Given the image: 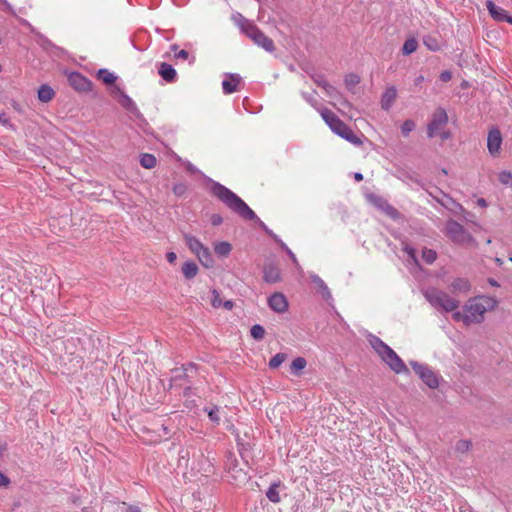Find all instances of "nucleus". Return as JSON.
Masks as SVG:
<instances>
[{"label":"nucleus","mask_w":512,"mask_h":512,"mask_svg":"<svg viewBox=\"0 0 512 512\" xmlns=\"http://www.w3.org/2000/svg\"><path fill=\"white\" fill-rule=\"evenodd\" d=\"M496 306L497 300L494 297H472L465 303L461 311L453 313L452 318L465 325L478 324L484 320L485 313L495 309Z\"/></svg>","instance_id":"nucleus-1"},{"label":"nucleus","mask_w":512,"mask_h":512,"mask_svg":"<svg viewBox=\"0 0 512 512\" xmlns=\"http://www.w3.org/2000/svg\"><path fill=\"white\" fill-rule=\"evenodd\" d=\"M213 194L241 217L247 220L256 218L254 211L250 209L240 197L225 186L216 184L213 187Z\"/></svg>","instance_id":"nucleus-2"},{"label":"nucleus","mask_w":512,"mask_h":512,"mask_svg":"<svg viewBox=\"0 0 512 512\" xmlns=\"http://www.w3.org/2000/svg\"><path fill=\"white\" fill-rule=\"evenodd\" d=\"M233 21L256 45L268 52L274 51L275 46L273 40L266 36L252 21L246 19L240 13L233 15Z\"/></svg>","instance_id":"nucleus-3"},{"label":"nucleus","mask_w":512,"mask_h":512,"mask_svg":"<svg viewBox=\"0 0 512 512\" xmlns=\"http://www.w3.org/2000/svg\"><path fill=\"white\" fill-rule=\"evenodd\" d=\"M320 114L325 123L334 133L354 145L360 146L362 144L361 139L355 135L351 128L347 126L334 112L328 109H322Z\"/></svg>","instance_id":"nucleus-4"},{"label":"nucleus","mask_w":512,"mask_h":512,"mask_svg":"<svg viewBox=\"0 0 512 512\" xmlns=\"http://www.w3.org/2000/svg\"><path fill=\"white\" fill-rule=\"evenodd\" d=\"M370 343L376 353L395 373L399 374L407 371V367L402 359L380 338L373 337Z\"/></svg>","instance_id":"nucleus-5"},{"label":"nucleus","mask_w":512,"mask_h":512,"mask_svg":"<svg viewBox=\"0 0 512 512\" xmlns=\"http://www.w3.org/2000/svg\"><path fill=\"white\" fill-rule=\"evenodd\" d=\"M427 301L434 307H440L446 312L454 311L459 306V301L446 292L429 288L424 293Z\"/></svg>","instance_id":"nucleus-6"},{"label":"nucleus","mask_w":512,"mask_h":512,"mask_svg":"<svg viewBox=\"0 0 512 512\" xmlns=\"http://www.w3.org/2000/svg\"><path fill=\"white\" fill-rule=\"evenodd\" d=\"M184 241L190 251L198 258L204 267L210 268L213 266L214 260L209 248L204 246L198 238L186 234L184 235Z\"/></svg>","instance_id":"nucleus-7"},{"label":"nucleus","mask_w":512,"mask_h":512,"mask_svg":"<svg viewBox=\"0 0 512 512\" xmlns=\"http://www.w3.org/2000/svg\"><path fill=\"white\" fill-rule=\"evenodd\" d=\"M445 234L452 242L459 245L476 244L473 236L460 223L454 220L447 221Z\"/></svg>","instance_id":"nucleus-8"},{"label":"nucleus","mask_w":512,"mask_h":512,"mask_svg":"<svg viewBox=\"0 0 512 512\" xmlns=\"http://www.w3.org/2000/svg\"><path fill=\"white\" fill-rule=\"evenodd\" d=\"M448 115L446 111L442 108H438L435 110L432 116V120L428 125L427 134L429 138L434 137L439 134L441 129L447 124Z\"/></svg>","instance_id":"nucleus-9"},{"label":"nucleus","mask_w":512,"mask_h":512,"mask_svg":"<svg viewBox=\"0 0 512 512\" xmlns=\"http://www.w3.org/2000/svg\"><path fill=\"white\" fill-rule=\"evenodd\" d=\"M70 85L79 92H89L92 90V82L78 72H72L68 75Z\"/></svg>","instance_id":"nucleus-10"},{"label":"nucleus","mask_w":512,"mask_h":512,"mask_svg":"<svg viewBox=\"0 0 512 512\" xmlns=\"http://www.w3.org/2000/svg\"><path fill=\"white\" fill-rule=\"evenodd\" d=\"M502 145V135L499 129L493 128L487 137V148L492 156H498Z\"/></svg>","instance_id":"nucleus-11"},{"label":"nucleus","mask_w":512,"mask_h":512,"mask_svg":"<svg viewBox=\"0 0 512 512\" xmlns=\"http://www.w3.org/2000/svg\"><path fill=\"white\" fill-rule=\"evenodd\" d=\"M415 372L430 388H436L439 384L436 374L426 366L417 365L414 367Z\"/></svg>","instance_id":"nucleus-12"},{"label":"nucleus","mask_w":512,"mask_h":512,"mask_svg":"<svg viewBox=\"0 0 512 512\" xmlns=\"http://www.w3.org/2000/svg\"><path fill=\"white\" fill-rule=\"evenodd\" d=\"M268 305L273 311L284 313L288 309V300L283 293L276 292L269 297Z\"/></svg>","instance_id":"nucleus-13"},{"label":"nucleus","mask_w":512,"mask_h":512,"mask_svg":"<svg viewBox=\"0 0 512 512\" xmlns=\"http://www.w3.org/2000/svg\"><path fill=\"white\" fill-rule=\"evenodd\" d=\"M263 274V278L267 283H277L281 280L280 269L273 264L266 265Z\"/></svg>","instance_id":"nucleus-14"},{"label":"nucleus","mask_w":512,"mask_h":512,"mask_svg":"<svg viewBox=\"0 0 512 512\" xmlns=\"http://www.w3.org/2000/svg\"><path fill=\"white\" fill-rule=\"evenodd\" d=\"M471 289V284L468 279L456 278L450 284V290L453 294L468 293Z\"/></svg>","instance_id":"nucleus-15"},{"label":"nucleus","mask_w":512,"mask_h":512,"mask_svg":"<svg viewBox=\"0 0 512 512\" xmlns=\"http://www.w3.org/2000/svg\"><path fill=\"white\" fill-rule=\"evenodd\" d=\"M397 97V90L394 86L388 87L382 95L381 107L384 110H389Z\"/></svg>","instance_id":"nucleus-16"},{"label":"nucleus","mask_w":512,"mask_h":512,"mask_svg":"<svg viewBox=\"0 0 512 512\" xmlns=\"http://www.w3.org/2000/svg\"><path fill=\"white\" fill-rule=\"evenodd\" d=\"M486 7L492 18L496 21L503 22L507 16V11L501 7L496 6L491 0L486 2Z\"/></svg>","instance_id":"nucleus-17"},{"label":"nucleus","mask_w":512,"mask_h":512,"mask_svg":"<svg viewBox=\"0 0 512 512\" xmlns=\"http://www.w3.org/2000/svg\"><path fill=\"white\" fill-rule=\"evenodd\" d=\"M160 76L167 82H172L175 80L177 73L172 65L168 63H161L159 68Z\"/></svg>","instance_id":"nucleus-18"},{"label":"nucleus","mask_w":512,"mask_h":512,"mask_svg":"<svg viewBox=\"0 0 512 512\" xmlns=\"http://www.w3.org/2000/svg\"><path fill=\"white\" fill-rule=\"evenodd\" d=\"M211 305L214 307V308H219L221 306H223L225 309L227 310H231L234 306L233 302L230 301V300H227L225 302H222V299H221V296H220V293L219 291H217L216 289H214L212 291V299H211Z\"/></svg>","instance_id":"nucleus-19"},{"label":"nucleus","mask_w":512,"mask_h":512,"mask_svg":"<svg viewBox=\"0 0 512 512\" xmlns=\"http://www.w3.org/2000/svg\"><path fill=\"white\" fill-rule=\"evenodd\" d=\"M198 266L193 261H187L182 265V273L186 279H193L198 274Z\"/></svg>","instance_id":"nucleus-20"},{"label":"nucleus","mask_w":512,"mask_h":512,"mask_svg":"<svg viewBox=\"0 0 512 512\" xmlns=\"http://www.w3.org/2000/svg\"><path fill=\"white\" fill-rule=\"evenodd\" d=\"M55 95L54 90L48 85H41L38 89V99L41 102L48 103L50 102Z\"/></svg>","instance_id":"nucleus-21"},{"label":"nucleus","mask_w":512,"mask_h":512,"mask_svg":"<svg viewBox=\"0 0 512 512\" xmlns=\"http://www.w3.org/2000/svg\"><path fill=\"white\" fill-rule=\"evenodd\" d=\"M307 361L303 357H297L295 358L291 365L290 370L292 374L299 375L301 371L306 367Z\"/></svg>","instance_id":"nucleus-22"},{"label":"nucleus","mask_w":512,"mask_h":512,"mask_svg":"<svg viewBox=\"0 0 512 512\" xmlns=\"http://www.w3.org/2000/svg\"><path fill=\"white\" fill-rule=\"evenodd\" d=\"M471 448H472V442L470 440L461 439V440L457 441V443L455 444L454 450H455V453H457L459 455H463V454L469 452Z\"/></svg>","instance_id":"nucleus-23"},{"label":"nucleus","mask_w":512,"mask_h":512,"mask_svg":"<svg viewBox=\"0 0 512 512\" xmlns=\"http://www.w3.org/2000/svg\"><path fill=\"white\" fill-rule=\"evenodd\" d=\"M140 164L142 167L146 169H152L156 166L157 160L156 157L149 153H144L140 157Z\"/></svg>","instance_id":"nucleus-24"},{"label":"nucleus","mask_w":512,"mask_h":512,"mask_svg":"<svg viewBox=\"0 0 512 512\" xmlns=\"http://www.w3.org/2000/svg\"><path fill=\"white\" fill-rule=\"evenodd\" d=\"M232 250V246L229 242L222 241L214 245V251L220 256H227Z\"/></svg>","instance_id":"nucleus-25"},{"label":"nucleus","mask_w":512,"mask_h":512,"mask_svg":"<svg viewBox=\"0 0 512 512\" xmlns=\"http://www.w3.org/2000/svg\"><path fill=\"white\" fill-rule=\"evenodd\" d=\"M279 483H274L272 484L269 488H268V491L266 493V496L267 498L273 502V503H279L280 502V495H279V491H278V488H279Z\"/></svg>","instance_id":"nucleus-26"},{"label":"nucleus","mask_w":512,"mask_h":512,"mask_svg":"<svg viewBox=\"0 0 512 512\" xmlns=\"http://www.w3.org/2000/svg\"><path fill=\"white\" fill-rule=\"evenodd\" d=\"M97 76L100 80L108 85H111L116 81V76L109 72L107 69H100L97 73Z\"/></svg>","instance_id":"nucleus-27"},{"label":"nucleus","mask_w":512,"mask_h":512,"mask_svg":"<svg viewBox=\"0 0 512 512\" xmlns=\"http://www.w3.org/2000/svg\"><path fill=\"white\" fill-rule=\"evenodd\" d=\"M238 84H239V80L236 79V78H231L229 80H224L222 82L223 91L226 94H231V93L237 91Z\"/></svg>","instance_id":"nucleus-28"},{"label":"nucleus","mask_w":512,"mask_h":512,"mask_svg":"<svg viewBox=\"0 0 512 512\" xmlns=\"http://www.w3.org/2000/svg\"><path fill=\"white\" fill-rule=\"evenodd\" d=\"M374 203L379 205L391 217H395L397 215V210L381 198H375Z\"/></svg>","instance_id":"nucleus-29"},{"label":"nucleus","mask_w":512,"mask_h":512,"mask_svg":"<svg viewBox=\"0 0 512 512\" xmlns=\"http://www.w3.org/2000/svg\"><path fill=\"white\" fill-rule=\"evenodd\" d=\"M229 474H230L231 479L234 480V482L236 484L243 483L247 480V474L241 469H239V470H236L234 468L230 469Z\"/></svg>","instance_id":"nucleus-30"},{"label":"nucleus","mask_w":512,"mask_h":512,"mask_svg":"<svg viewBox=\"0 0 512 512\" xmlns=\"http://www.w3.org/2000/svg\"><path fill=\"white\" fill-rule=\"evenodd\" d=\"M418 43L414 38L407 39L402 47V53L404 55H410L417 50Z\"/></svg>","instance_id":"nucleus-31"},{"label":"nucleus","mask_w":512,"mask_h":512,"mask_svg":"<svg viewBox=\"0 0 512 512\" xmlns=\"http://www.w3.org/2000/svg\"><path fill=\"white\" fill-rule=\"evenodd\" d=\"M422 258L427 264H432L437 259L436 251L428 248L422 250Z\"/></svg>","instance_id":"nucleus-32"},{"label":"nucleus","mask_w":512,"mask_h":512,"mask_svg":"<svg viewBox=\"0 0 512 512\" xmlns=\"http://www.w3.org/2000/svg\"><path fill=\"white\" fill-rule=\"evenodd\" d=\"M286 360V354L277 353L269 361V367L272 369L278 368Z\"/></svg>","instance_id":"nucleus-33"},{"label":"nucleus","mask_w":512,"mask_h":512,"mask_svg":"<svg viewBox=\"0 0 512 512\" xmlns=\"http://www.w3.org/2000/svg\"><path fill=\"white\" fill-rule=\"evenodd\" d=\"M251 336L256 340H261L264 338L265 330L261 325H254L251 328Z\"/></svg>","instance_id":"nucleus-34"},{"label":"nucleus","mask_w":512,"mask_h":512,"mask_svg":"<svg viewBox=\"0 0 512 512\" xmlns=\"http://www.w3.org/2000/svg\"><path fill=\"white\" fill-rule=\"evenodd\" d=\"M360 82V77L357 74L351 73L345 77V84L348 88H352Z\"/></svg>","instance_id":"nucleus-35"},{"label":"nucleus","mask_w":512,"mask_h":512,"mask_svg":"<svg viewBox=\"0 0 512 512\" xmlns=\"http://www.w3.org/2000/svg\"><path fill=\"white\" fill-rule=\"evenodd\" d=\"M415 128V123L412 120H406L401 126V132L404 136H408L409 133Z\"/></svg>","instance_id":"nucleus-36"},{"label":"nucleus","mask_w":512,"mask_h":512,"mask_svg":"<svg viewBox=\"0 0 512 512\" xmlns=\"http://www.w3.org/2000/svg\"><path fill=\"white\" fill-rule=\"evenodd\" d=\"M205 411H207L208 417L211 421H213L217 424L219 423L220 417H219V408L218 407H213L209 410L205 409Z\"/></svg>","instance_id":"nucleus-37"},{"label":"nucleus","mask_w":512,"mask_h":512,"mask_svg":"<svg viewBox=\"0 0 512 512\" xmlns=\"http://www.w3.org/2000/svg\"><path fill=\"white\" fill-rule=\"evenodd\" d=\"M187 191V187L183 183H177L173 186V192L176 196L181 197L183 196Z\"/></svg>","instance_id":"nucleus-38"},{"label":"nucleus","mask_w":512,"mask_h":512,"mask_svg":"<svg viewBox=\"0 0 512 512\" xmlns=\"http://www.w3.org/2000/svg\"><path fill=\"white\" fill-rule=\"evenodd\" d=\"M425 45L432 51H436L439 49V46L435 40H431L430 38L424 40Z\"/></svg>","instance_id":"nucleus-39"},{"label":"nucleus","mask_w":512,"mask_h":512,"mask_svg":"<svg viewBox=\"0 0 512 512\" xmlns=\"http://www.w3.org/2000/svg\"><path fill=\"white\" fill-rule=\"evenodd\" d=\"M10 483V479L0 471V487H8Z\"/></svg>","instance_id":"nucleus-40"},{"label":"nucleus","mask_w":512,"mask_h":512,"mask_svg":"<svg viewBox=\"0 0 512 512\" xmlns=\"http://www.w3.org/2000/svg\"><path fill=\"white\" fill-rule=\"evenodd\" d=\"M210 222L213 226L220 225L222 223V217L219 214H213L210 217Z\"/></svg>","instance_id":"nucleus-41"},{"label":"nucleus","mask_w":512,"mask_h":512,"mask_svg":"<svg viewBox=\"0 0 512 512\" xmlns=\"http://www.w3.org/2000/svg\"><path fill=\"white\" fill-rule=\"evenodd\" d=\"M451 78H452V74L449 71H443L440 74V80L443 82H448L451 80Z\"/></svg>","instance_id":"nucleus-42"},{"label":"nucleus","mask_w":512,"mask_h":512,"mask_svg":"<svg viewBox=\"0 0 512 512\" xmlns=\"http://www.w3.org/2000/svg\"><path fill=\"white\" fill-rule=\"evenodd\" d=\"M166 258H167V261L170 263V264H174L176 259H177V255L176 253L174 252H168L166 254Z\"/></svg>","instance_id":"nucleus-43"},{"label":"nucleus","mask_w":512,"mask_h":512,"mask_svg":"<svg viewBox=\"0 0 512 512\" xmlns=\"http://www.w3.org/2000/svg\"><path fill=\"white\" fill-rule=\"evenodd\" d=\"M188 55L189 54L186 50H180L177 53H175L174 57L186 60L188 58Z\"/></svg>","instance_id":"nucleus-44"},{"label":"nucleus","mask_w":512,"mask_h":512,"mask_svg":"<svg viewBox=\"0 0 512 512\" xmlns=\"http://www.w3.org/2000/svg\"><path fill=\"white\" fill-rule=\"evenodd\" d=\"M511 178L512 176L510 173H502L500 176L501 182L504 184H508Z\"/></svg>","instance_id":"nucleus-45"},{"label":"nucleus","mask_w":512,"mask_h":512,"mask_svg":"<svg viewBox=\"0 0 512 512\" xmlns=\"http://www.w3.org/2000/svg\"><path fill=\"white\" fill-rule=\"evenodd\" d=\"M283 247H285V250L287 251V253H288L289 257L291 258V260L294 263H297V259H296V256L294 255V253L289 248H287L284 244H283Z\"/></svg>","instance_id":"nucleus-46"},{"label":"nucleus","mask_w":512,"mask_h":512,"mask_svg":"<svg viewBox=\"0 0 512 512\" xmlns=\"http://www.w3.org/2000/svg\"><path fill=\"white\" fill-rule=\"evenodd\" d=\"M319 86H322L325 90L329 91V89H332V86L329 85L326 81L323 82H317Z\"/></svg>","instance_id":"nucleus-47"},{"label":"nucleus","mask_w":512,"mask_h":512,"mask_svg":"<svg viewBox=\"0 0 512 512\" xmlns=\"http://www.w3.org/2000/svg\"><path fill=\"white\" fill-rule=\"evenodd\" d=\"M477 204H478L480 207H482V208L487 207V202H486V200H485L484 198H479V199L477 200Z\"/></svg>","instance_id":"nucleus-48"},{"label":"nucleus","mask_w":512,"mask_h":512,"mask_svg":"<svg viewBox=\"0 0 512 512\" xmlns=\"http://www.w3.org/2000/svg\"><path fill=\"white\" fill-rule=\"evenodd\" d=\"M0 123H2L3 125H6L8 123V120H7L6 115L4 113L0 114Z\"/></svg>","instance_id":"nucleus-49"},{"label":"nucleus","mask_w":512,"mask_h":512,"mask_svg":"<svg viewBox=\"0 0 512 512\" xmlns=\"http://www.w3.org/2000/svg\"><path fill=\"white\" fill-rule=\"evenodd\" d=\"M354 179L357 181V182H360L363 180V175L361 173H355L354 174Z\"/></svg>","instance_id":"nucleus-50"},{"label":"nucleus","mask_w":512,"mask_h":512,"mask_svg":"<svg viewBox=\"0 0 512 512\" xmlns=\"http://www.w3.org/2000/svg\"><path fill=\"white\" fill-rule=\"evenodd\" d=\"M407 252H408V254L411 256V258H413V259H414V261L416 262V259H415V251H414V249H412V248H411V249H408V250H407Z\"/></svg>","instance_id":"nucleus-51"},{"label":"nucleus","mask_w":512,"mask_h":512,"mask_svg":"<svg viewBox=\"0 0 512 512\" xmlns=\"http://www.w3.org/2000/svg\"><path fill=\"white\" fill-rule=\"evenodd\" d=\"M127 512H141L138 507H132L130 506L127 510Z\"/></svg>","instance_id":"nucleus-52"},{"label":"nucleus","mask_w":512,"mask_h":512,"mask_svg":"<svg viewBox=\"0 0 512 512\" xmlns=\"http://www.w3.org/2000/svg\"><path fill=\"white\" fill-rule=\"evenodd\" d=\"M124 100H125V104L124 105H126V104L128 105V104L132 103V100L128 96H125Z\"/></svg>","instance_id":"nucleus-53"},{"label":"nucleus","mask_w":512,"mask_h":512,"mask_svg":"<svg viewBox=\"0 0 512 512\" xmlns=\"http://www.w3.org/2000/svg\"><path fill=\"white\" fill-rule=\"evenodd\" d=\"M504 21H506V22H508V23L512 24V16H509V15L507 14V16H506V18L504 19Z\"/></svg>","instance_id":"nucleus-54"},{"label":"nucleus","mask_w":512,"mask_h":512,"mask_svg":"<svg viewBox=\"0 0 512 512\" xmlns=\"http://www.w3.org/2000/svg\"><path fill=\"white\" fill-rule=\"evenodd\" d=\"M454 206L458 207L459 209H462V206L459 204H456L452 199H448Z\"/></svg>","instance_id":"nucleus-55"},{"label":"nucleus","mask_w":512,"mask_h":512,"mask_svg":"<svg viewBox=\"0 0 512 512\" xmlns=\"http://www.w3.org/2000/svg\"><path fill=\"white\" fill-rule=\"evenodd\" d=\"M495 262H496L499 266H501V265L503 264V261H502L500 258H496V259H495Z\"/></svg>","instance_id":"nucleus-56"},{"label":"nucleus","mask_w":512,"mask_h":512,"mask_svg":"<svg viewBox=\"0 0 512 512\" xmlns=\"http://www.w3.org/2000/svg\"><path fill=\"white\" fill-rule=\"evenodd\" d=\"M424 79L423 76H419L417 79H416V82L419 83V82H422Z\"/></svg>","instance_id":"nucleus-57"},{"label":"nucleus","mask_w":512,"mask_h":512,"mask_svg":"<svg viewBox=\"0 0 512 512\" xmlns=\"http://www.w3.org/2000/svg\"><path fill=\"white\" fill-rule=\"evenodd\" d=\"M172 50L176 51L177 50V45H173L172 46Z\"/></svg>","instance_id":"nucleus-58"},{"label":"nucleus","mask_w":512,"mask_h":512,"mask_svg":"<svg viewBox=\"0 0 512 512\" xmlns=\"http://www.w3.org/2000/svg\"><path fill=\"white\" fill-rule=\"evenodd\" d=\"M486 243L490 244L491 243V239H487Z\"/></svg>","instance_id":"nucleus-59"},{"label":"nucleus","mask_w":512,"mask_h":512,"mask_svg":"<svg viewBox=\"0 0 512 512\" xmlns=\"http://www.w3.org/2000/svg\"><path fill=\"white\" fill-rule=\"evenodd\" d=\"M509 262H511V263H512V256H510V257H509Z\"/></svg>","instance_id":"nucleus-60"}]
</instances>
